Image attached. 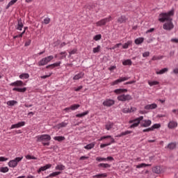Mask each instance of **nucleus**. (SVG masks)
<instances>
[{"label": "nucleus", "mask_w": 178, "mask_h": 178, "mask_svg": "<svg viewBox=\"0 0 178 178\" xmlns=\"http://www.w3.org/2000/svg\"><path fill=\"white\" fill-rule=\"evenodd\" d=\"M175 15V10H171L168 13H161L160 14L161 18L159 19V22H166L163 25V29L164 30H167L168 31H170V30H173L175 28V25H173L172 18H170V16Z\"/></svg>", "instance_id": "f257e3e1"}, {"label": "nucleus", "mask_w": 178, "mask_h": 178, "mask_svg": "<svg viewBox=\"0 0 178 178\" xmlns=\"http://www.w3.org/2000/svg\"><path fill=\"white\" fill-rule=\"evenodd\" d=\"M37 142H42L43 145H49V141H51V136L48 134H44L36 136Z\"/></svg>", "instance_id": "f03ea898"}, {"label": "nucleus", "mask_w": 178, "mask_h": 178, "mask_svg": "<svg viewBox=\"0 0 178 178\" xmlns=\"http://www.w3.org/2000/svg\"><path fill=\"white\" fill-rule=\"evenodd\" d=\"M112 20V17L109 16L107 18H104L99 22H96V26L97 27H101L102 26H105L107 23H109Z\"/></svg>", "instance_id": "7ed1b4c3"}, {"label": "nucleus", "mask_w": 178, "mask_h": 178, "mask_svg": "<svg viewBox=\"0 0 178 178\" xmlns=\"http://www.w3.org/2000/svg\"><path fill=\"white\" fill-rule=\"evenodd\" d=\"M117 99L118 101H121L122 102H126V101H131V99H133V97L130 95L122 94L118 96Z\"/></svg>", "instance_id": "20e7f679"}, {"label": "nucleus", "mask_w": 178, "mask_h": 178, "mask_svg": "<svg viewBox=\"0 0 178 178\" xmlns=\"http://www.w3.org/2000/svg\"><path fill=\"white\" fill-rule=\"evenodd\" d=\"M23 159V157H17L14 160H11L8 162V166L10 168H16L17 166V163L20 162Z\"/></svg>", "instance_id": "39448f33"}, {"label": "nucleus", "mask_w": 178, "mask_h": 178, "mask_svg": "<svg viewBox=\"0 0 178 178\" xmlns=\"http://www.w3.org/2000/svg\"><path fill=\"white\" fill-rule=\"evenodd\" d=\"M129 79H130V77H120V79L113 81L111 85L116 86V85L119 84V83H122V81H126L129 80Z\"/></svg>", "instance_id": "423d86ee"}, {"label": "nucleus", "mask_w": 178, "mask_h": 178, "mask_svg": "<svg viewBox=\"0 0 178 178\" xmlns=\"http://www.w3.org/2000/svg\"><path fill=\"white\" fill-rule=\"evenodd\" d=\"M104 106H112V105H115V100L111 99H106L103 102Z\"/></svg>", "instance_id": "0eeeda50"}, {"label": "nucleus", "mask_w": 178, "mask_h": 178, "mask_svg": "<svg viewBox=\"0 0 178 178\" xmlns=\"http://www.w3.org/2000/svg\"><path fill=\"white\" fill-rule=\"evenodd\" d=\"M152 122L150 120H145L140 122V127H149Z\"/></svg>", "instance_id": "6e6552de"}, {"label": "nucleus", "mask_w": 178, "mask_h": 178, "mask_svg": "<svg viewBox=\"0 0 178 178\" xmlns=\"http://www.w3.org/2000/svg\"><path fill=\"white\" fill-rule=\"evenodd\" d=\"M10 86L12 87H23V86H26V83H23L22 81H17L11 83Z\"/></svg>", "instance_id": "1a4fd4ad"}, {"label": "nucleus", "mask_w": 178, "mask_h": 178, "mask_svg": "<svg viewBox=\"0 0 178 178\" xmlns=\"http://www.w3.org/2000/svg\"><path fill=\"white\" fill-rule=\"evenodd\" d=\"M176 147H177V143L176 142H171L165 147V149L173 151V149H176Z\"/></svg>", "instance_id": "9d476101"}, {"label": "nucleus", "mask_w": 178, "mask_h": 178, "mask_svg": "<svg viewBox=\"0 0 178 178\" xmlns=\"http://www.w3.org/2000/svg\"><path fill=\"white\" fill-rule=\"evenodd\" d=\"M152 172L154 173H156V175H159L162 173L163 170H162V168H161V166L156 165L152 168Z\"/></svg>", "instance_id": "9b49d317"}, {"label": "nucleus", "mask_w": 178, "mask_h": 178, "mask_svg": "<svg viewBox=\"0 0 178 178\" xmlns=\"http://www.w3.org/2000/svg\"><path fill=\"white\" fill-rule=\"evenodd\" d=\"M26 124V122L24 121L19 122L15 124H13L10 127V129H19V127H23Z\"/></svg>", "instance_id": "f8f14e48"}, {"label": "nucleus", "mask_w": 178, "mask_h": 178, "mask_svg": "<svg viewBox=\"0 0 178 178\" xmlns=\"http://www.w3.org/2000/svg\"><path fill=\"white\" fill-rule=\"evenodd\" d=\"M52 167L51 164H47L46 165L42 166L38 170V173H41V172H44L47 170V169H50Z\"/></svg>", "instance_id": "ddd939ff"}, {"label": "nucleus", "mask_w": 178, "mask_h": 178, "mask_svg": "<svg viewBox=\"0 0 178 178\" xmlns=\"http://www.w3.org/2000/svg\"><path fill=\"white\" fill-rule=\"evenodd\" d=\"M62 63L60 61L58 63H54L53 64L49 65L46 66V69H54L55 67H58V66H60V64Z\"/></svg>", "instance_id": "4468645a"}, {"label": "nucleus", "mask_w": 178, "mask_h": 178, "mask_svg": "<svg viewBox=\"0 0 178 178\" xmlns=\"http://www.w3.org/2000/svg\"><path fill=\"white\" fill-rule=\"evenodd\" d=\"M156 108H158V105H156L155 103L147 104L145 106V109L147 111H149V109H156Z\"/></svg>", "instance_id": "2eb2a0df"}, {"label": "nucleus", "mask_w": 178, "mask_h": 178, "mask_svg": "<svg viewBox=\"0 0 178 178\" xmlns=\"http://www.w3.org/2000/svg\"><path fill=\"white\" fill-rule=\"evenodd\" d=\"M117 22L118 23H120V24H122V23H126V22H127V18L124 15H121L118 17Z\"/></svg>", "instance_id": "dca6fc26"}, {"label": "nucleus", "mask_w": 178, "mask_h": 178, "mask_svg": "<svg viewBox=\"0 0 178 178\" xmlns=\"http://www.w3.org/2000/svg\"><path fill=\"white\" fill-rule=\"evenodd\" d=\"M84 77V72H79L73 77V80H80Z\"/></svg>", "instance_id": "f3484780"}, {"label": "nucleus", "mask_w": 178, "mask_h": 178, "mask_svg": "<svg viewBox=\"0 0 178 178\" xmlns=\"http://www.w3.org/2000/svg\"><path fill=\"white\" fill-rule=\"evenodd\" d=\"M13 91H17V92H26L27 88H14Z\"/></svg>", "instance_id": "a211bd4d"}, {"label": "nucleus", "mask_w": 178, "mask_h": 178, "mask_svg": "<svg viewBox=\"0 0 178 178\" xmlns=\"http://www.w3.org/2000/svg\"><path fill=\"white\" fill-rule=\"evenodd\" d=\"M106 138H111V141L110 142V143H111V144H113L115 143V139L113 138H112L111 136H102L99 139V141H102V140H105Z\"/></svg>", "instance_id": "6ab92c4d"}, {"label": "nucleus", "mask_w": 178, "mask_h": 178, "mask_svg": "<svg viewBox=\"0 0 178 178\" xmlns=\"http://www.w3.org/2000/svg\"><path fill=\"white\" fill-rule=\"evenodd\" d=\"M113 126H115V124L113 122H108L105 125L106 130H108V131L111 130V129H113Z\"/></svg>", "instance_id": "aec40b11"}, {"label": "nucleus", "mask_w": 178, "mask_h": 178, "mask_svg": "<svg viewBox=\"0 0 178 178\" xmlns=\"http://www.w3.org/2000/svg\"><path fill=\"white\" fill-rule=\"evenodd\" d=\"M114 92L115 94H123L124 92H127V89H122V88H120V89H115L114 90Z\"/></svg>", "instance_id": "412c9836"}, {"label": "nucleus", "mask_w": 178, "mask_h": 178, "mask_svg": "<svg viewBox=\"0 0 178 178\" xmlns=\"http://www.w3.org/2000/svg\"><path fill=\"white\" fill-rule=\"evenodd\" d=\"M122 65L124 66H131V65H133V62L131 59H127L122 62Z\"/></svg>", "instance_id": "4be33fe9"}, {"label": "nucleus", "mask_w": 178, "mask_h": 178, "mask_svg": "<svg viewBox=\"0 0 178 178\" xmlns=\"http://www.w3.org/2000/svg\"><path fill=\"white\" fill-rule=\"evenodd\" d=\"M169 129H175V127H177V122L171 121L168 123Z\"/></svg>", "instance_id": "5701e85b"}, {"label": "nucleus", "mask_w": 178, "mask_h": 178, "mask_svg": "<svg viewBox=\"0 0 178 178\" xmlns=\"http://www.w3.org/2000/svg\"><path fill=\"white\" fill-rule=\"evenodd\" d=\"M92 177L93 178H105V177H108V175L106 173L99 174V175H93Z\"/></svg>", "instance_id": "b1692460"}, {"label": "nucleus", "mask_w": 178, "mask_h": 178, "mask_svg": "<svg viewBox=\"0 0 178 178\" xmlns=\"http://www.w3.org/2000/svg\"><path fill=\"white\" fill-rule=\"evenodd\" d=\"M23 22H22V19L18 20V24L17 26V30H19V31H22V29H23Z\"/></svg>", "instance_id": "393cba45"}, {"label": "nucleus", "mask_w": 178, "mask_h": 178, "mask_svg": "<svg viewBox=\"0 0 178 178\" xmlns=\"http://www.w3.org/2000/svg\"><path fill=\"white\" fill-rule=\"evenodd\" d=\"M147 166H151V164H146V163H140L139 165H136V169H140L141 168H147Z\"/></svg>", "instance_id": "a878e982"}, {"label": "nucleus", "mask_w": 178, "mask_h": 178, "mask_svg": "<svg viewBox=\"0 0 178 178\" xmlns=\"http://www.w3.org/2000/svg\"><path fill=\"white\" fill-rule=\"evenodd\" d=\"M144 42V38H138L135 40V44L136 45H140V44H143Z\"/></svg>", "instance_id": "bb28decb"}, {"label": "nucleus", "mask_w": 178, "mask_h": 178, "mask_svg": "<svg viewBox=\"0 0 178 178\" xmlns=\"http://www.w3.org/2000/svg\"><path fill=\"white\" fill-rule=\"evenodd\" d=\"M131 44H133V42L131 40H129L127 41V42L124 43L123 45H122V48L124 49H127V48H129V45H131Z\"/></svg>", "instance_id": "cd10ccee"}, {"label": "nucleus", "mask_w": 178, "mask_h": 178, "mask_svg": "<svg viewBox=\"0 0 178 178\" xmlns=\"http://www.w3.org/2000/svg\"><path fill=\"white\" fill-rule=\"evenodd\" d=\"M45 65H48V63L44 58L38 62V66H45Z\"/></svg>", "instance_id": "c85d7f7f"}, {"label": "nucleus", "mask_w": 178, "mask_h": 178, "mask_svg": "<svg viewBox=\"0 0 178 178\" xmlns=\"http://www.w3.org/2000/svg\"><path fill=\"white\" fill-rule=\"evenodd\" d=\"M54 140H55L56 141H59V142L65 141V136H55L54 138Z\"/></svg>", "instance_id": "c756f323"}, {"label": "nucleus", "mask_w": 178, "mask_h": 178, "mask_svg": "<svg viewBox=\"0 0 178 178\" xmlns=\"http://www.w3.org/2000/svg\"><path fill=\"white\" fill-rule=\"evenodd\" d=\"M143 119H144V117L143 116H140L139 118H136L134 120H130L129 123H133L134 122H138V123H140V122H141V120H143Z\"/></svg>", "instance_id": "7c9ffc66"}, {"label": "nucleus", "mask_w": 178, "mask_h": 178, "mask_svg": "<svg viewBox=\"0 0 178 178\" xmlns=\"http://www.w3.org/2000/svg\"><path fill=\"white\" fill-rule=\"evenodd\" d=\"M168 70H169V69L165 67V68L161 70L160 71L156 72V73L157 74H163L164 73H166V72H168Z\"/></svg>", "instance_id": "2f4dec72"}, {"label": "nucleus", "mask_w": 178, "mask_h": 178, "mask_svg": "<svg viewBox=\"0 0 178 178\" xmlns=\"http://www.w3.org/2000/svg\"><path fill=\"white\" fill-rule=\"evenodd\" d=\"M89 113H90V111H85V112H83L82 113L76 114V118H83V117L86 116Z\"/></svg>", "instance_id": "473e14b6"}, {"label": "nucleus", "mask_w": 178, "mask_h": 178, "mask_svg": "<svg viewBox=\"0 0 178 178\" xmlns=\"http://www.w3.org/2000/svg\"><path fill=\"white\" fill-rule=\"evenodd\" d=\"M17 1V0H11V1L8 3V4L6 6V9H8V8H10V6L15 5V3H16V1Z\"/></svg>", "instance_id": "72a5a7b5"}, {"label": "nucleus", "mask_w": 178, "mask_h": 178, "mask_svg": "<svg viewBox=\"0 0 178 178\" xmlns=\"http://www.w3.org/2000/svg\"><path fill=\"white\" fill-rule=\"evenodd\" d=\"M99 168H111V165L108 164V163H99L98 165Z\"/></svg>", "instance_id": "f704fd0d"}, {"label": "nucleus", "mask_w": 178, "mask_h": 178, "mask_svg": "<svg viewBox=\"0 0 178 178\" xmlns=\"http://www.w3.org/2000/svg\"><path fill=\"white\" fill-rule=\"evenodd\" d=\"M60 173H62V172H52L49 175V177H55L56 176H59V175H60Z\"/></svg>", "instance_id": "c9c22d12"}, {"label": "nucleus", "mask_w": 178, "mask_h": 178, "mask_svg": "<svg viewBox=\"0 0 178 178\" xmlns=\"http://www.w3.org/2000/svg\"><path fill=\"white\" fill-rule=\"evenodd\" d=\"M16 104H17V102L15 100H10L7 102V105L9 106H13L14 105H16Z\"/></svg>", "instance_id": "e433bc0d"}, {"label": "nucleus", "mask_w": 178, "mask_h": 178, "mask_svg": "<svg viewBox=\"0 0 178 178\" xmlns=\"http://www.w3.org/2000/svg\"><path fill=\"white\" fill-rule=\"evenodd\" d=\"M99 51H101V46L100 45H97V47L93 48V54H98V52H99Z\"/></svg>", "instance_id": "4c0bfd02"}, {"label": "nucleus", "mask_w": 178, "mask_h": 178, "mask_svg": "<svg viewBox=\"0 0 178 178\" xmlns=\"http://www.w3.org/2000/svg\"><path fill=\"white\" fill-rule=\"evenodd\" d=\"M148 84L149 86H150V87H152V86H158V84H159V82L158 81H148Z\"/></svg>", "instance_id": "58836bf2"}, {"label": "nucleus", "mask_w": 178, "mask_h": 178, "mask_svg": "<svg viewBox=\"0 0 178 178\" xmlns=\"http://www.w3.org/2000/svg\"><path fill=\"white\" fill-rule=\"evenodd\" d=\"M140 124L138 121H134L133 124L129 127L130 129H134V127H137Z\"/></svg>", "instance_id": "ea45409f"}, {"label": "nucleus", "mask_w": 178, "mask_h": 178, "mask_svg": "<svg viewBox=\"0 0 178 178\" xmlns=\"http://www.w3.org/2000/svg\"><path fill=\"white\" fill-rule=\"evenodd\" d=\"M56 170H65V165L60 164L56 166Z\"/></svg>", "instance_id": "a19ab883"}, {"label": "nucleus", "mask_w": 178, "mask_h": 178, "mask_svg": "<svg viewBox=\"0 0 178 178\" xmlns=\"http://www.w3.org/2000/svg\"><path fill=\"white\" fill-rule=\"evenodd\" d=\"M0 172H1V173H6L9 172V168H8V167H1L0 168Z\"/></svg>", "instance_id": "79ce46f5"}, {"label": "nucleus", "mask_w": 178, "mask_h": 178, "mask_svg": "<svg viewBox=\"0 0 178 178\" xmlns=\"http://www.w3.org/2000/svg\"><path fill=\"white\" fill-rule=\"evenodd\" d=\"M30 75L27 73H24L19 75V79H29Z\"/></svg>", "instance_id": "37998d69"}, {"label": "nucleus", "mask_w": 178, "mask_h": 178, "mask_svg": "<svg viewBox=\"0 0 178 178\" xmlns=\"http://www.w3.org/2000/svg\"><path fill=\"white\" fill-rule=\"evenodd\" d=\"M44 59L46 60L47 63H49L52 59H54V56H49L47 57L44 58Z\"/></svg>", "instance_id": "c03bdc74"}, {"label": "nucleus", "mask_w": 178, "mask_h": 178, "mask_svg": "<svg viewBox=\"0 0 178 178\" xmlns=\"http://www.w3.org/2000/svg\"><path fill=\"white\" fill-rule=\"evenodd\" d=\"M161 127V124H154L151 127L152 131H154L155 129H159Z\"/></svg>", "instance_id": "a18cd8bd"}, {"label": "nucleus", "mask_w": 178, "mask_h": 178, "mask_svg": "<svg viewBox=\"0 0 178 178\" xmlns=\"http://www.w3.org/2000/svg\"><path fill=\"white\" fill-rule=\"evenodd\" d=\"M95 144L94 143H90L88 145H87L86 146L84 147L85 149H92V148L93 147H95Z\"/></svg>", "instance_id": "49530a36"}, {"label": "nucleus", "mask_w": 178, "mask_h": 178, "mask_svg": "<svg viewBox=\"0 0 178 178\" xmlns=\"http://www.w3.org/2000/svg\"><path fill=\"white\" fill-rule=\"evenodd\" d=\"M80 104H73L70 106L71 111H76V109H79Z\"/></svg>", "instance_id": "de8ad7c7"}, {"label": "nucleus", "mask_w": 178, "mask_h": 178, "mask_svg": "<svg viewBox=\"0 0 178 178\" xmlns=\"http://www.w3.org/2000/svg\"><path fill=\"white\" fill-rule=\"evenodd\" d=\"M67 122H63L58 124V129H60V127H66L67 126Z\"/></svg>", "instance_id": "09e8293b"}, {"label": "nucleus", "mask_w": 178, "mask_h": 178, "mask_svg": "<svg viewBox=\"0 0 178 178\" xmlns=\"http://www.w3.org/2000/svg\"><path fill=\"white\" fill-rule=\"evenodd\" d=\"M163 58V56H154L152 58V60H160V59H162Z\"/></svg>", "instance_id": "8fccbe9b"}, {"label": "nucleus", "mask_w": 178, "mask_h": 178, "mask_svg": "<svg viewBox=\"0 0 178 178\" xmlns=\"http://www.w3.org/2000/svg\"><path fill=\"white\" fill-rule=\"evenodd\" d=\"M102 37V36L101 35V34L96 35L94 36L93 40H95V41H99V40H101Z\"/></svg>", "instance_id": "3c124183"}, {"label": "nucleus", "mask_w": 178, "mask_h": 178, "mask_svg": "<svg viewBox=\"0 0 178 178\" xmlns=\"http://www.w3.org/2000/svg\"><path fill=\"white\" fill-rule=\"evenodd\" d=\"M24 33H26V31H23L22 33H21L19 35L14 36L13 38L15 40H16V38H22V37H23V34H24Z\"/></svg>", "instance_id": "603ef678"}, {"label": "nucleus", "mask_w": 178, "mask_h": 178, "mask_svg": "<svg viewBox=\"0 0 178 178\" xmlns=\"http://www.w3.org/2000/svg\"><path fill=\"white\" fill-rule=\"evenodd\" d=\"M131 133H133V131H125L124 132H122V136H127V134H131Z\"/></svg>", "instance_id": "864d4df0"}, {"label": "nucleus", "mask_w": 178, "mask_h": 178, "mask_svg": "<svg viewBox=\"0 0 178 178\" xmlns=\"http://www.w3.org/2000/svg\"><path fill=\"white\" fill-rule=\"evenodd\" d=\"M123 113H131V111L130 108H125L122 110Z\"/></svg>", "instance_id": "5fc2aeb1"}, {"label": "nucleus", "mask_w": 178, "mask_h": 178, "mask_svg": "<svg viewBox=\"0 0 178 178\" xmlns=\"http://www.w3.org/2000/svg\"><path fill=\"white\" fill-rule=\"evenodd\" d=\"M77 53V49H74L72 51H70V56H72V55H74V54Z\"/></svg>", "instance_id": "6e6d98bb"}, {"label": "nucleus", "mask_w": 178, "mask_h": 178, "mask_svg": "<svg viewBox=\"0 0 178 178\" xmlns=\"http://www.w3.org/2000/svg\"><path fill=\"white\" fill-rule=\"evenodd\" d=\"M111 143L101 144L100 148H105V147H108V145H111Z\"/></svg>", "instance_id": "4d7b16f0"}, {"label": "nucleus", "mask_w": 178, "mask_h": 178, "mask_svg": "<svg viewBox=\"0 0 178 178\" xmlns=\"http://www.w3.org/2000/svg\"><path fill=\"white\" fill-rule=\"evenodd\" d=\"M51 76H52V73H50L49 75H43L40 76V79H48V77H51Z\"/></svg>", "instance_id": "13d9d810"}, {"label": "nucleus", "mask_w": 178, "mask_h": 178, "mask_svg": "<svg viewBox=\"0 0 178 178\" xmlns=\"http://www.w3.org/2000/svg\"><path fill=\"white\" fill-rule=\"evenodd\" d=\"M96 161H98V162H101L102 161H106V158L97 157Z\"/></svg>", "instance_id": "bf43d9fd"}, {"label": "nucleus", "mask_w": 178, "mask_h": 178, "mask_svg": "<svg viewBox=\"0 0 178 178\" xmlns=\"http://www.w3.org/2000/svg\"><path fill=\"white\" fill-rule=\"evenodd\" d=\"M149 131H152V129L151 127H149V128H147V129H145L143 130V133H148V132H149Z\"/></svg>", "instance_id": "052dcab7"}, {"label": "nucleus", "mask_w": 178, "mask_h": 178, "mask_svg": "<svg viewBox=\"0 0 178 178\" xmlns=\"http://www.w3.org/2000/svg\"><path fill=\"white\" fill-rule=\"evenodd\" d=\"M49 22H51V19H49V18H45L44 19V24H49Z\"/></svg>", "instance_id": "680f3d73"}, {"label": "nucleus", "mask_w": 178, "mask_h": 178, "mask_svg": "<svg viewBox=\"0 0 178 178\" xmlns=\"http://www.w3.org/2000/svg\"><path fill=\"white\" fill-rule=\"evenodd\" d=\"M31 44V40H28L25 44H24V47H29L30 44Z\"/></svg>", "instance_id": "e2e57ef3"}, {"label": "nucleus", "mask_w": 178, "mask_h": 178, "mask_svg": "<svg viewBox=\"0 0 178 178\" xmlns=\"http://www.w3.org/2000/svg\"><path fill=\"white\" fill-rule=\"evenodd\" d=\"M143 58H147V56H149V51H145L143 54Z\"/></svg>", "instance_id": "0e129e2a"}, {"label": "nucleus", "mask_w": 178, "mask_h": 178, "mask_svg": "<svg viewBox=\"0 0 178 178\" xmlns=\"http://www.w3.org/2000/svg\"><path fill=\"white\" fill-rule=\"evenodd\" d=\"M6 161H8V158L0 156V162H5Z\"/></svg>", "instance_id": "69168bd1"}, {"label": "nucleus", "mask_w": 178, "mask_h": 178, "mask_svg": "<svg viewBox=\"0 0 178 178\" xmlns=\"http://www.w3.org/2000/svg\"><path fill=\"white\" fill-rule=\"evenodd\" d=\"M171 42H175V44H178V39L172 38V39H171Z\"/></svg>", "instance_id": "338daca9"}, {"label": "nucleus", "mask_w": 178, "mask_h": 178, "mask_svg": "<svg viewBox=\"0 0 178 178\" xmlns=\"http://www.w3.org/2000/svg\"><path fill=\"white\" fill-rule=\"evenodd\" d=\"M172 72L175 74H178V67L174 69Z\"/></svg>", "instance_id": "774afa93"}]
</instances>
